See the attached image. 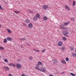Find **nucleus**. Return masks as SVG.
<instances>
[{
	"label": "nucleus",
	"mask_w": 76,
	"mask_h": 76,
	"mask_svg": "<svg viewBox=\"0 0 76 76\" xmlns=\"http://www.w3.org/2000/svg\"><path fill=\"white\" fill-rule=\"evenodd\" d=\"M39 65L37 64L36 65V66L34 68L36 70H39L42 72H45V71L47 70V69L44 67H42L41 69L39 68Z\"/></svg>",
	"instance_id": "nucleus-1"
},
{
	"label": "nucleus",
	"mask_w": 76,
	"mask_h": 76,
	"mask_svg": "<svg viewBox=\"0 0 76 76\" xmlns=\"http://www.w3.org/2000/svg\"><path fill=\"white\" fill-rule=\"evenodd\" d=\"M63 34L64 36L66 37H68L69 35H67L69 34V32L67 31V30H65L63 32Z\"/></svg>",
	"instance_id": "nucleus-2"
},
{
	"label": "nucleus",
	"mask_w": 76,
	"mask_h": 76,
	"mask_svg": "<svg viewBox=\"0 0 76 76\" xmlns=\"http://www.w3.org/2000/svg\"><path fill=\"white\" fill-rule=\"evenodd\" d=\"M16 66L18 69H21V68H22V66H21L19 64H16Z\"/></svg>",
	"instance_id": "nucleus-3"
},
{
	"label": "nucleus",
	"mask_w": 76,
	"mask_h": 76,
	"mask_svg": "<svg viewBox=\"0 0 76 76\" xmlns=\"http://www.w3.org/2000/svg\"><path fill=\"white\" fill-rule=\"evenodd\" d=\"M61 63H63V64H66V61H65V60L64 59H62L61 60Z\"/></svg>",
	"instance_id": "nucleus-4"
},
{
	"label": "nucleus",
	"mask_w": 76,
	"mask_h": 76,
	"mask_svg": "<svg viewBox=\"0 0 76 76\" xmlns=\"http://www.w3.org/2000/svg\"><path fill=\"white\" fill-rule=\"evenodd\" d=\"M34 21H36L38 20V18L36 17V16H34L33 18Z\"/></svg>",
	"instance_id": "nucleus-5"
},
{
	"label": "nucleus",
	"mask_w": 76,
	"mask_h": 76,
	"mask_svg": "<svg viewBox=\"0 0 76 76\" xmlns=\"http://www.w3.org/2000/svg\"><path fill=\"white\" fill-rule=\"evenodd\" d=\"M43 9H44L45 10H46L47 9V8H48V6L47 5H43L42 7Z\"/></svg>",
	"instance_id": "nucleus-6"
},
{
	"label": "nucleus",
	"mask_w": 76,
	"mask_h": 76,
	"mask_svg": "<svg viewBox=\"0 0 76 76\" xmlns=\"http://www.w3.org/2000/svg\"><path fill=\"white\" fill-rule=\"evenodd\" d=\"M28 26L29 28H32V23H30L28 24Z\"/></svg>",
	"instance_id": "nucleus-7"
},
{
	"label": "nucleus",
	"mask_w": 76,
	"mask_h": 76,
	"mask_svg": "<svg viewBox=\"0 0 76 76\" xmlns=\"http://www.w3.org/2000/svg\"><path fill=\"white\" fill-rule=\"evenodd\" d=\"M62 44L63 42H62L60 41L58 44V46H61V45H62Z\"/></svg>",
	"instance_id": "nucleus-8"
},
{
	"label": "nucleus",
	"mask_w": 76,
	"mask_h": 76,
	"mask_svg": "<svg viewBox=\"0 0 76 76\" xmlns=\"http://www.w3.org/2000/svg\"><path fill=\"white\" fill-rule=\"evenodd\" d=\"M53 64H56V63H57V61L56 59L54 58V60H53Z\"/></svg>",
	"instance_id": "nucleus-9"
},
{
	"label": "nucleus",
	"mask_w": 76,
	"mask_h": 76,
	"mask_svg": "<svg viewBox=\"0 0 76 76\" xmlns=\"http://www.w3.org/2000/svg\"><path fill=\"white\" fill-rule=\"evenodd\" d=\"M43 20H47L48 19V18L47 17L45 16L43 17Z\"/></svg>",
	"instance_id": "nucleus-10"
},
{
	"label": "nucleus",
	"mask_w": 76,
	"mask_h": 76,
	"mask_svg": "<svg viewBox=\"0 0 76 76\" xmlns=\"http://www.w3.org/2000/svg\"><path fill=\"white\" fill-rule=\"evenodd\" d=\"M36 16L37 17V18H38V19H40V15L38 13H37L36 15Z\"/></svg>",
	"instance_id": "nucleus-11"
},
{
	"label": "nucleus",
	"mask_w": 76,
	"mask_h": 76,
	"mask_svg": "<svg viewBox=\"0 0 76 76\" xmlns=\"http://www.w3.org/2000/svg\"><path fill=\"white\" fill-rule=\"evenodd\" d=\"M65 8L66 10H70V9L69 8V7L67 6V5H65Z\"/></svg>",
	"instance_id": "nucleus-12"
},
{
	"label": "nucleus",
	"mask_w": 76,
	"mask_h": 76,
	"mask_svg": "<svg viewBox=\"0 0 76 76\" xmlns=\"http://www.w3.org/2000/svg\"><path fill=\"white\" fill-rule=\"evenodd\" d=\"M7 39L8 41H12V38L9 37H7Z\"/></svg>",
	"instance_id": "nucleus-13"
},
{
	"label": "nucleus",
	"mask_w": 76,
	"mask_h": 76,
	"mask_svg": "<svg viewBox=\"0 0 76 76\" xmlns=\"http://www.w3.org/2000/svg\"><path fill=\"white\" fill-rule=\"evenodd\" d=\"M72 55L73 57H76V53H72Z\"/></svg>",
	"instance_id": "nucleus-14"
},
{
	"label": "nucleus",
	"mask_w": 76,
	"mask_h": 76,
	"mask_svg": "<svg viewBox=\"0 0 76 76\" xmlns=\"http://www.w3.org/2000/svg\"><path fill=\"white\" fill-rule=\"evenodd\" d=\"M69 22H68L67 23L65 22L64 23V26H66V25H69Z\"/></svg>",
	"instance_id": "nucleus-15"
},
{
	"label": "nucleus",
	"mask_w": 76,
	"mask_h": 76,
	"mask_svg": "<svg viewBox=\"0 0 76 76\" xmlns=\"http://www.w3.org/2000/svg\"><path fill=\"white\" fill-rule=\"evenodd\" d=\"M25 21L26 23H30V20H29V19H27L25 20Z\"/></svg>",
	"instance_id": "nucleus-16"
},
{
	"label": "nucleus",
	"mask_w": 76,
	"mask_h": 76,
	"mask_svg": "<svg viewBox=\"0 0 76 76\" xmlns=\"http://www.w3.org/2000/svg\"><path fill=\"white\" fill-rule=\"evenodd\" d=\"M7 31H8V33H9V34H11V33H12V31H11V30H10V29H7Z\"/></svg>",
	"instance_id": "nucleus-17"
},
{
	"label": "nucleus",
	"mask_w": 76,
	"mask_h": 76,
	"mask_svg": "<svg viewBox=\"0 0 76 76\" xmlns=\"http://www.w3.org/2000/svg\"><path fill=\"white\" fill-rule=\"evenodd\" d=\"M69 48L70 50H71V51H73L74 50V48H73V47H69Z\"/></svg>",
	"instance_id": "nucleus-18"
},
{
	"label": "nucleus",
	"mask_w": 76,
	"mask_h": 76,
	"mask_svg": "<svg viewBox=\"0 0 76 76\" xmlns=\"http://www.w3.org/2000/svg\"><path fill=\"white\" fill-rule=\"evenodd\" d=\"M29 59L30 60H33V57L32 56H30L29 57Z\"/></svg>",
	"instance_id": "nucleus-19"
},
{
	"label": "nucleus",
	"mask_w": 76,
	"mask_h": 76,
	"mask_svg": "<svg viewBox=\"0 0 76 76\" xmlns=\"http://www.w3.org/2000/svg\"><path fill=\"white\" fill-rule=\"evenodd\" d=\"M4 69H7V70H8V71H9V67H4Z\"/></svg>",
	"instance_id": "nucleus-20"
},
{
	"label": "nucleus",
	"mask_w": 76,
	"mask_h": 76,
	"mask_svg": "<svg viewBox=\"0 0 76 76\" xmlns=\"http://www.w3.org/2000/svg\"><path fill=\"white\" fill-rule=\"evenodd\" d=\"M14 13H16L17 14H18V13H20V11H15L14 12Z\"/></svg>",
	"instance_id": "nucleus-21"
},
{
	"label": "nucleus",
	"mask_w": 76,
	"mask_h": 76,
	"mask_svg": "<svg viewBox=\"0 0 76 76\" xmlns=\"http://www.w3.org/2000/svg\"><path fill=\"white\" fill-rule=\"evenodd\" d=\"M62 40H63V41H66V38L65 37H63L62 38Z\"/></svg>",
	"instance_id": "nucleus-22"
},
{
	"label": "nucleus",
	"mask_w": 76,
	"mask_h": 76,
	"mask_svg": "<svg viewBox=\"0 0 76 76\" xmlns=\"http://www.w3.org/2000/svg\"><path fill=\"white\" fill-rule=\"evenodd\" d=\"M60 28H61V29H63V28L64 27V25H61L60 26Z\"/></svg>",
	"instance_id": "nucleus-23"
},
{
	"label": "nucleus",
	"mask_w": 76,
	"mask_h": 76,
	"mask_svg": "<svg viewBox=\"0 0 76 76\" xmlns=\"http://www.w3.org/2000/svg\"><path fill=\"white\" fill-rule=\"evenodd\" d=\"M71 20H72L73 22L75 21V19L73 17L71 18Z\"/></svg>",
	"instance_id": "nucleus-24"
},
{
	"label": "nucleus",
	"mask_w": 76,
	"mask_h": 76,
	"mask_svg": "<svg viewBox=\"0 0 76 76\" xmlns=\"http://www.w3.org/2000/svg\"><path fill=\"white\" fill-rule=\"evenodd\" d=\"M28 10L30 13H31L32 14H33L34 13V12L33 11H31L29 10Z\"/></svg>",
	"instance_id": "nucleus-25"
},
{
	"label": "nucleus",
	"mask_w": 76,
	"mask_h": 76,
	"mask_svg": "<svg viewBox=\"0 0 76 76\" xmlns=\"http://www.w3.org/2000/svg\"><path fill=\"white\" fill-rule=\"evenodd\" d=\"M20 40L21 41H24L25 40V39L24 38H20Z\"/></svg>",
	"instance_id": "nucleus-26"
},
{
	"label": "nucleus",
	"mask_w": 76,
	"mask_h": 76,
	"mask_svg": "<svg viewBox=\"0 0 76 76\" xmlns=\"http://www.w3.org/2000/svg\"><path fill=\"white\" fill-rule=\"evenodd\" d=\"M65 60L66 61H68L69 60V58L68 57H66L65 58Z\"/></svg>",
	"instance_id": "nucleus-27"
},
{
	"label": "nucleus",
	"mask_w": 76,
	"mask_h": 76,
	"mask_svg": "<svg viewBox=\"0 0 76 76\" xmlns=\"http://www.w3.org/2000/svg\"><path fill=\"white\" fill-rule=\"evenodd\" d=\"M4 43H6V42H7V39H6V38H5L4 39Z\"/></svg>",
	"instance_id": "nucleus-28"
},
{
	"label": "nucleus",
	"mask_w": 76,
	"mask_h": 76,
	"mask_svg": "<svg viewBox=\"0 0 76 76\" xmlns=\"http://www.w3.org/2000/svg\"><path fill=\"white\" fill-rule=\"evenodd\" d=\"M45 49H43L41 50L42 53H44V52H45Z\"/></svg>",
	"instance_id": "nucleus-29"
},
{
	"label": "nucleus",
	"mask_w": 76,
	"mask_h": 76,
	"mask_svg": "<svg viewBox=\"0 0 76 76\" xmlns=\"http://www.w3.org/2000/svg\"><path fill=\"white\" fill-rule=\"evenodd\" d=\"M70 74L72 76H75L76 75V74H74L72 73H70Z\"/></svg>",
	"instance_id": "nucleus-30"
},
{
	"label": "nucleus",
	"mask_w": 76,
	"mask_h": 76,
	"mask_svg": "<svg viewBox=\"0 0 76 76\" xmlns=\"http://www.w3.org/2000/svg\"><path fill=\"white\" fill-rule=\"evenodd\" d=\"M0 50H4V48L0 46Z\"/></svg>",
	"instance_id": "nucleus-31"
},
{
	"label": "nucleus",
	"mask_w": 76,
	"mask_h": 76,
	"mask_svg": "<svg viewBox=\"0 0 76 76\" xmlns=\"http://www.w3.org/2000/svg\"><path fill=\"white\" fill-rule=\"evenodd\" d=\"M38 63L39 64V65H42V63L39 61L38 62Z\"/></svg>",
	"instance_id": "nucleus-32"
},
{
	"label": "nucleus",
	"mask_w": 76,
	"mask_h": 76,
	"mask_svg": "<svg viewBox=\"0 0 76 76\" xmlns=\"http://www.w3.org/2000/svg\"><path fill=\"white\" fill-rule=\"evenodd\" d=\"M75 1H73V6H74L75 5Z\"/></svg>",
	"instance_id": "nucleus-33"
},
{
	"label": "nucleus",
	"mask_w": 76,
	"mask_h": 76,
	"mask_svg": "<svg viewBox=\"0 0 76 76\" xmlns=\"http://www.w3.org/2000/svg\"><path fill=\"white\" fill-rule=\"evenodd\" d=\"M63 29H65V30H67L68 29V28H67V27H64V28H63Z\"/></svg>",
	"instance_id": "nucleus-34"
},
{
	"label": "nucleus",
	"mask_w": 76,
	"mask_h": 76,
	"mask_svg": "<svg viewBox=\"0 0 76 76\" xmlns=\"http://www.w3.org/2000/svg\"><path fill=\"white\" fill-rule=\"evenodd\" d=\"M4 61H5V62H6V63H7V62H8V60H7V59H5L4 60Z\"/></svg>",
	"instance_id": "nucleus-35"
},
{
	"label": "nucleus",
	"mask_w": 76,
	"mask_h": 76,
	"mask_svg": "<svg viewBox=\"0 0 76 76\" xmlns=\"http://www.w3.org/2000/svg\"><path fill=\"white\" fill-rule=\"evenodd\" d=\"M12 66L14 67H15L16 66V65L15 64H14L12 63Z\"/></svg>",
	"instance_id": "nucleus-36"
},
{
	"label": "nucleus",
	"mask_w": 76,
	"mask_h": 76,
	"mask_svg": "<svg viewBox=\"0 0 76 76\" xmlns=\"http://www.w3.org/2000/svg\"><path fill=\"white\" fill-rule=\"evenodd\" d=\"M61 48L62 50H64L65 49V47L63 46Z\"/></svg>",
	"instance_id": "nucleus-37"
},
{
	"label": "nucleus",
	"mask_w": 76,
	"mask_h": 76,
	"mask_svg": "<svg viewBox=\"0 0 76 76\" xmlns=\"http://www.w3.org/2000/svg\"><path fill=\"white\" fill-rule=\"evenodd\" d=\"M12 64H13V63H10L9 64V65L10 66H12Z\"/></svg>",
	"instance_id": "nucleus-38"
},
{
	"label": "nucleus",
	"mask_w": 76,
	"mask_h": 76,
	"mask_svg": "<svg viewBox=\"0 0 76 76\" xmlns=\"http://www.w3.org/2000/svg\"><path fill=\"white\" fill-rule=\"evenodd\" d=\"M8 76H13V75H12L11 74H8Z\"/></svg>",
	"instance_id": "nucleus-39"
},
{
	"label": "nucleus",
	"mask_w": 76,
	"mask_h": 76,
	"mask_svg": "<svg viewBox=\"0 0 76 76\" xmlns=\"http://www.w3.org/2000/svg\"><path fill=\"white\" fill-rule=\"evenodd\" d=\"M0 9H1V10H3L2 9V7H1V5H0Z\"/></svg>",
	"instance_id": "nucleus-40"
},
{
	"label": "nucleus",
	"mask_w": 76,
	"mask_h": 76,
	"mask_svg": "<svg viewBox=\"0 0 76 76\" xmlns=\"http://www.w3.org/2000/svg\"><path fill=\"white\" fill-rule=\"evenodd\" d=\"M35 51L36 52L39 53V50H36Z\"/></svg>",
	"instance_id": "nucleus-41"
},
{
	"label": "nucleus",
	"mask_w": 76,
	"mask_h": 76,
	"mask_svg": "<svg viewBox=\"0 0 76 76\" xmlns=\"http://www.w3.org/2000/svg\"><path fill=\"white\" fill-rule=\"evenodd\" d=\"M21 76H25V74H24V73H23L21 75Z\"/></svg>",
	"instance_id": "nucleus-42"
},
{
	"label": "nucleus",
	"mask_w": 76,
	"mask_h": 76,
	"mask_svg": "<svg viewBox=\"0 0 76 76\" xmlns=\"http://www.w3.org/2000/svg\"><path fill=\"white\" fill-rule=\"evenodd\" d=\"M22 24L23 25H24V26H26V25L24 23H22Z\"/></svg>",
	"instance_id": "nucleus-43"
},
{
	"label": "nucleus",
	"mask_w": 76,
	"mask_h": 76,
	"mask_svg": "<svg viewBox=\"0 0 76 76\" xmlns=\"http://www.w3.org/2000/svg\"><path fill=\"white\" fill-rule=\"evenodd\" d=\"M20 47H21V48H23L24 47H23V45H21L20 46Z\"/></svg>",
	"instance_id": "nucleus-44"
},
{
	"label": "nucleus",
	"mask_w": 76,
	"mask_h": 76,
	"mask_svg": "<svg viewBox=\"0 0 76 76\" xmlns=\"http://www.w3.org/2000/svg\"><path fill=\"white\" fill-rule=\"evenodd\" d=\"M17 61H20L21 60H20V59H17Z\"/></svg>",
	"instance_id": "nucleus-45"
},
{
	"label": "nucleus",
	"mask_w": 76,
	"mask_h": 76,
	"mask_svg": "<svg viewBox=\"0 0 76 76\" xmlns=\"http://www.w3.org/2000/svg\"><path fill=\"white\" fill-rule=\"evenodd\" d=\"M34 51H36V50L35 49H33Z\"/></svg>",
	"instance_id": "nucleus-46"
},
{
	"label": "nucleus",
	"mask_w": 76,
	"mask_h": 76,
	"mask_svg": "<svg viewBox=\"0 0 76 76\" xmlns=\"http://www.w3.org/2000/svg\"><path fill=\"white\" fill-rule=\"evenodd\" d=\"M49 76H53L52 75L50 74V75H49Z\"/></svg>",
	"instance_id": "nucleus-47"
},
{
	"label": "nucleus",
	"mask_w": 76,
	"mask_h": 76,
	"mask_svg": "<svg viewBox=\"0 0 76 76\" xmlns=\"http://www.w3.org/2000/svg\"><path fill=\"white\" fill-rule=\"evenodd\" d=\"M62 74H63V75H64V72H63L62 73Z\"/></svg>",
	"instance_id": "nucleus-48"
},
{
	"label": "nucleus",
	"mask_w": 76,
	"mask_h": 76,
	"mask_svg": "<svg viewBox=\"0 0 76 76\" xmlns=\"http://www.w3.org/2000/svg\"><path fill=\"white\" fill-rule=\"evenodd\" d=\"M28 45L29 46H30V45L28 44Z\"/></svg>",
	"instance_id": "nucleus-49"
},
{
	"label": "nucleus",
	"mask_w": 76,
	"mask_h": 76,
	"mask_svg": "<svg viewBox=\"0 0 76 76\" xmlns=\"http://www.w3.org/2000/svg\"><path fill=\"white\" fill-rule=\"evenodd\" d=\"M1 26V24H0V27Z\"/></svg>",
	"instance_id": "nucleus-50"
},
{
	"label": "nucleus",
	"mask_w": 76,
	"mask_h": 76,
	"mask_svg": "<svg viewBox=\"0 0 76 76\" xmlns=\"http://www.w3.org/2000/svg\"><path fill=\"white\" fill-rule=\"evenodd\" d=\"M75 52H76V50H75Z\"/></svg>",
	"instance_id": "nucleus-51"
},
{
	"label": "nucleus",
	"mask_w": 76,
	"mask_h": 76,
	"mask_svg": "<svg viewBox=\"0 0 76 76\" xmlns=\"http://www.w3.org/2000/svg\"><path fill=\"white\" fill-rule=\"evenodd\" d=\"M25 76H28V75H26Z\"/></svg>",
	"instance_id": "nucleus-52"
}]
</instances>
